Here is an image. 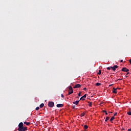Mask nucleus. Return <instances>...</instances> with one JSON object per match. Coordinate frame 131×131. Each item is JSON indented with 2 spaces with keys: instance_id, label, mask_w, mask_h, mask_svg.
Returning <instances> with one entry per match:
<instances>
[{
  "instance_id": "35",
  "label": "nucleus",
  "mask_w": 131,
  "mask_h": 131,
  "mask_svg": "<svg viewBox=\"0 0 131 131\" xmlns=\"http://www.w3.org/2000/svg\"><path fill=\"white\" fill-rule=\"evenodd\" d=\"M109 113H112V112H109Z\"/></svg>"
},
{
  "instance_id": "20",
  "label": "nucleus",
  "mask_w": 131,
  "mask_h": 131,
  "mask_svg": "<svg viewBox=\"0 0 131 131\" xmlns=\"http://www.w3.org/2000/svg\"><path fill=\"white\" fill-rule=\"evenodd\" d=\"M103 111V112H104V113H105V115H108V113H107V111H105V110H103V111Z\"/></svg>"
},
{
  "instance_id": "18",
  "label": "nucleus",
  "mask_w": 131,
  "mask_h": 131,
  "mask_svg": "<svg viewBox=\"0 0 131 131\" xmlns=\"http://www.w3.org/2000/svg\"><path fill=\"white\" fill-rule=\"evenodd\" d=\"M96 86H99V85H101V83L97 82L96 83Z\"/></svg>"
},
{
  "instance_id": "12",
  "label": "nucleus",
  "mask_w": 131,
  "mask_h": 131,
  "mask_svg": "<svg viewBox=\"0 0 131 131\" xmlns=\"http://www.w3.org/2000/svg\"><path fill=\"white\" fill-rule=\"evenodd\" d=\"M24 124H26L27 125H29L30 124V122H27L26 121L24 122Z\"/></svg>"
},
{
  "instance_id": "27",
  "label": "nucleus",
  "mask_w": 131,
  "mask_h": 131,
  "mask_svg": "<svg viewBox=\"0 0 131 131\" xmlns=\"http://www.w3.org/2000/svg\"><path fill=\"white\" fill-rule=\"evenodd\" d=\"M118 80H122V79H118L117 80V81H118Z\"/></svg>"
},
{
  "instance_id": "3",
  "label": "nucleus",
  "mask_w": 131,
  "mask_h": 131,
  "mask_svg": "<svg viewBox=\"0 0 131 131\" xmlns=\"http://www.w3.org/2000/svg\"><path fill=\"white\" fill-rule=\"evenodd\" d=\"M48 106L50 108H53L55 106V103L53 101H49L48 102Z\"/></svg>"
},
{
  "instance_id": "22",
  "label": "nucleus",
  "mask_w": 131,
  "mask_h": 131,
  "mask_svg": "<svg viewBox=\"0 0 131 131\" xmlns=\"http://www.w3.org/2000/svg\"><path fill=\"white\" fill-rule=\"evenodd\" d=\"M81 94V92H80L79 94H78V97H80Z\"/></svg>"
},
{
  "instance_id": "13",
  "label": "nucleus",
  "mask_w": 131,
  "mask_h": 131,
  "mask_svg": "<svg viewBox=\"0 0 131 131\" xmlns=\"http://www.w3.org/2000/svg\"><path fill=\"white\" fill-rule=\"evenodd\" d=\"M88 103H89V107H92V105H93V103H92V102H88Z\"/></svg>"
},
{
  "instance_id": "30",
  "label": "nucleus",
  "mask_w": 131,
  "mask_h": 131,
  "mask_svg": "<svg viewBox=\"0 0 131 131\" xmlns=\"http://www.w3.org/2000/svg\"><path fill=\"white\" fill-rule=\"evenodd\" d=\"M122 62H123V60L122 59V60H120V62L122 63Z\"/></svg>"
},
{
  "instance_id": "9",
  "label": "nucleus",
  "mask_w": 131,
  "mask_h": 131,
  "mask_svg": "<svg viewBox=\"0 0 131 131\" xmlns=\"http://www.w3.org/2000/svg\"><path fill=\"white\" fill-rule=\"evenodd\" d=\"M113 94H117V92L116 91H117V89H115V88H113Z\"/></svg>"
},
{
  "instance_id": "29",
  "label": "nucleus",
  "mask_w": 131,
  "mask_h": 131,
  "mask_svg": "<svg viewBox=\"0 0 131 131\" xmlns=\"http://www.w3.org/2000/svg\"><path fill=\"white\" fill-rule=\"evenodd\" d=\"M83 90H84V91H86V88H84L83 89Z\"/></svg>"
},
{
  "instance_id": "25",
  "label": "nucleus",
  "mask_w": 131,
  "mask_h": 131,
  "mask_svg": "<svg viewBox=\"0 0 131 131\" xmlns=\"http://www.w3.org/2000/svg\"><path fill=\"white\" fill-rule=\"evenodd\" d=\"M107 70H110V69H111V67H107Z\"/></svg>"
},
{
  "instance_id": "14",
  "label": "nucleus",
  "mask_w": 131,
  "mask_h": 131,
  "mask_svg": "<svg viewBox=\"0 0 131 131\" xmlns=\"http://www.w3.org/2000/svg\"><path fill=\"white\" fill-rule=\"evenodd\" d=\"M84 115H85V114L84 113H82L81 114V115H80V116L81 117H83V116H84Z\"/></svg>"
},
{
  "instance_id": "21",
  "label": "nucleus",
  "mask_w": 131,
  "mask_h": 131,
  "mask_svg": "<svg viewBox=\"0 0 131 131\" xmlns=\"http://www.w3.org/2000/svg\"><path fill=\"white\" fill-rule=\"evenodd\" d=\"M127 114H128V115L131 116V112H127Z\"/></svg>"
},
{
  "instance_id": "6",
  "label": "nucleus",
  "mask_w": 131,
  "mask_h": 131,
  "mask_svg": "<svg viewBox=\"0 0 131 131\" xmlns=\"http://www.w3.org/2000/svg\"><path fill=\"white\" fill-rule=\"evenodd\" d=\"M111 68L112 69L113 71H115V70H116V69L118 68V66L115 65L114 67H111Z\"/></svg>"
},
{
  "instance_id": "5",
  "label": "nucleus",
  "mask_w": 131,
  "mask_h": 131,
  "mask_svg": "<svg viewBox=\"0 0 131 131\" xmlns=\"http://www.w3.org/2000/svg\"><path fill=\"white\" fill-rule=\"evenodd\" d=\"M73 88L74 89H79V88H81V85L80 84H77Z\"/></svg>"
},
{
  "instance_id": "32",
  "label": "nucleus",
  "mask_w": 131,
  "mask_h": 131,
  "mask_svg": "<svg viewBox=\"0 0 131 131\" xmlns=\"http://www.w3.org/2000/svg\"><path fill=\"white\" fill-rule=\"evenodd\" d=\"M112 85H113V84L109 85V86H112Z\"/></svg>"
},
{
  "instance_id": "31",
  "label": "nucleus",
  "mask_w": 131,
  "mask_h": 131,
  "mask_svg": "<svg viewBox=\"0 0 131 131\" xmlns=\"http://www.w3.org/2000/svg\"><path fill=\"white\" fill-rule=\"evenodd\" d=\"M129 62L130 64H131V59H129Z\"/></svg>"
},
{
  "instance_id": "26",
  "label": "nucleus",
  "mask_w": 131,
  "mask_h": 131,
  "mask_svg": "<svg viewBox=\"0 0 131 131\" xmlns=\"http://www.w3.org/2000/svg\"><path fill=\"white\" fill-rule=\"evenodd\" d=\"M116 115H117V113H115V114L114 115V116H116Z\"/></svg>"
},
{
  "instance_id": "23",
  "label": "nucleus",
  "mask_w": 131,
  "mask_h": 131,
  "mask_svg": "<svg viewBox=\"0 0 131 131\" xmlns=\"http://www.w3.org/2000/svg\"><path fill=\"white\" fill-rule=\"evenodd\" d=\"M72 107L73 109H75V105H72Z\"/></svg>"
},
{
  "instance_id": "19",
  "label": "nucleus",
  "mask_w": 131,
  "mask_h": 131,
  "mask_svg": "<svg viewBox=\"0 0 131 131\" xmlns=\"http://www.w3.org/2000/svg\"><path fill=\"white\" fill-rule=\"evenodd\" d=\"M43 106H45V104L43 103H41L40 105V108H42L43 107Z\"/></svg>"
},
{
  "instance_id": "24",
  "label": "nucleus",
  "mask_w": 131,
  "mask_h": 131,
  "mask_svg": "<svg viewBox=\"0 0 131 131\" xmlns=\"http://www.w3.org/2000/svg\"><path fill=\"white\" fill-rule=\"evenodd\" d=\"M36 111L39 110V107H36Z\"/></svg>"
},
{
  "instance_id": "38",
  "label": "nucleus",
  "mask_w": 131,
  "mask_h": 131,
  "mask_svg": "<svg viewBox=\"0 0 131 131\" xmlns=\"http://www.w3.org/2000/svg\"><path fill=\"white\" fill-rule=\"evenodd\" d=\"M130 104H131V101H130Z\"/></svg>"
},
{
  "instance_id": "17",
  "label": "nucleus",
  "mask_w": 131,
  "mask_h": 131,
  "mask_svg": "<svg viewBox=\"0 0 131 131\" xmlns=\"http://www.w3.org/2000/svg\"><path fill=\"white\" fill-rule=\"evenodd\" d=\"M101 73H102V71H101V70H99V72L98 73V74L99 75H101Z\"/></svg>"
},
{
  "instance_id": "2",
  "label": "nucleus",
  "mask_w": 131,
  "mask_h": 131,
  "mask_svg": "<svg viewBox=\"0 0 131 131\" xmlns=\"http://www.w3.org/2000/svg\"><path fill=\"white\" fill-rule=\"evenodd\" d=\"M71 94H73V88L71 85H70L69 87V93L68 95H71Z\"/></svg>"
},
{
  "instance_id": "16",
  "label": "nucleus",
  "mask_w": 131,
  "mask_h": 131,
  "mask_svg": "<svg viewBox=\"0 0 131 131\" xmlns=\"http://www.w3.org/2000/svg\"><path fill=\"white\" fill-rule=\"evenodd\" d=\"M88 128H89V126H88L87 125H84V128L85 129H88Z\"/></svg>"
},
{
  "instance_id": "8",
  "label": "nucleus",
  "mask_w": 131,
  "mask_h": 131,
  "mask_svg": "<svg viewBox=\"0 0 131 131\" xmlns=\"http://www.w3.org/2000/svg\"><path fill=\"white\" fill-rule=\"evenodd\" d=\"M56 107H57V108H61V107H64V104H57L56 105Z\"/></svg>"
},
{
  "instance_id": "15",
  "label": "nucleus",
  "mask_w": 131,
  "mask_h": 131,
  "mask_svg": "<svg viewBox=\"0 0 131 131\" xmlns=\"http://www.w3.org/2000/svg\"><path fill=\"white\" fill-rule=\"evenodd\" d=\"M110 118L109 117H106L105 120V122H107V121L109 120Z\"/></svg>"
},
{
  "instance_id": "7",
  "label": "nucleus",
  "mask_w": 131,
  "mask_h": 131,
  "mask_svg": "<svg viewBox=\"0 0 131 131\" xmlns=\"http://www.w3.org/2000/svg\"><path fill=\"white\" fill-rule=\"evenodd\" d=\"M84 98H86V94H85L83 96H82L80 98V100H82V101H84V100H85V99H84Z\"/></svg>"
},
{
  "instance_id": "37",
  "label": "nucleus",
  "mask_w": 131,
  "mask_h": 131,
  "mask_svg": "<svg viewBox=\"0 0 131 131\" xmlns=\"http://www.w3.org/2000/svg\"><path fill=\"white\" fill-rule=\"evenodd\" d=\"M126 77H127V76H126Z\"/></svg>"
},
{
  "instance_id": "28",
  "label": "nucleus",
  "mask_w": 131,
  "mask_h": 131,
  "mask_svg": "<svg viewBox=\"0 0 131 131\" xmlns=\"http://www.w3.org/2000/svg\"><path fill=\"white\" fill-rule=\"evenodd\" d=\"M61 98H64V95H63V94H61Z\"/></svg>"
},
{
  "instance_id": "33",
  "label": "nucleus",
  "mask_w": 131,
  "mask_h": 131,
  "mask_svg": "<svg viewBox=\"0 0 131 131\" xmlns=\"http://www.w3.org/2000/svg\"><path fill=\"white\" fill-rule=\"evenodd\" d=\"M128 74H129V72H127L126 75H128Z\"/></svg>"
},
{
  "instance_id": "1",
  "label": "nucleus",
  "mask_w": 131,
  "mask_h": 131,
  "mask_svg": "<svg viewBox=\"0 0 131 131\" xmlns=\"http://www.w3.org/2000/svg\"><path fill=\"white\" fill-rule=\"evenodd\" d=\"M27 129V127L24 126L23 122H20L18 124V128L17 130L18 131H26Z\"/></svg>"
},
{
  "instance_id": "34",
  "label": "nucleus",
  "mask_w": 131,
  "mask_h": 131,
  "mask_svg": "<svg viewBox=\"0 0 131 131\" xmlns=\"http://www.w3.org/2000/svg\"><path fill=\"white\" fill-rule=\"evenodd\" d=\"M128 131H131V128L128 129Z\"/></svg>"
},
{
  "instance_id": "10",
  "label": "nucleus",
  "mask_w": 131,
  "mask_h": 131,
  "mask_svg": "<svg viewBox=\"0 0 131 131\" xmlns=\"http://www.w3.org/2000/svg\"><path fill=\"white\" fill-rule=\"evenodd\" d=\"M79 101L80 100H77L76 101H74L73 104H74L75 105H78V103H79Z\"/></svg>"
},
{
  "instance_id": "36",
  "label": "nucleus",
  "mask_w": 131,
  "mask_h": 131,
  "mask_svg": "<svg viewBox=\"0 0 131 131\" xmlns=\"http://www.w3.org/2000/svg\"><path fill=\"white\" fill-rule=\"evenodd\" d=\"M116 89H117V90H118V88H116Z\"/></svg>"
},
{
  "instance_id": "11",
  "label": "nucleus",
  "mask_w": 131,
  "mask_h": 131,
  "mask_svg": "<svg viewBox=\"0 0 131 131\" xmlns=\"http://www.w3.org/2000/svg\"><path fill=\"white\" fill-rule=\"evenodd\" d=\"M114 119H115V118L114 117H112L111 119L110 120V121H111V122H112V121H113V120H114Z\"/></svg>"
},
{
  "instance_id": "4",
  "label": "nucleus",
  "mask_w": 131,
  "mask_h": 131,
  "mask_svg": "<svg viewBox=\"0 0 131 131\" xmlns=\"http://www.w3.org/2000/svg\"><path fill=\"white\" fill-rule=\"evenodd\" d=\"M121 71H123V72H128V71H129V70H128L126 68H123Z\"/></svg>"
}]
</instances>
